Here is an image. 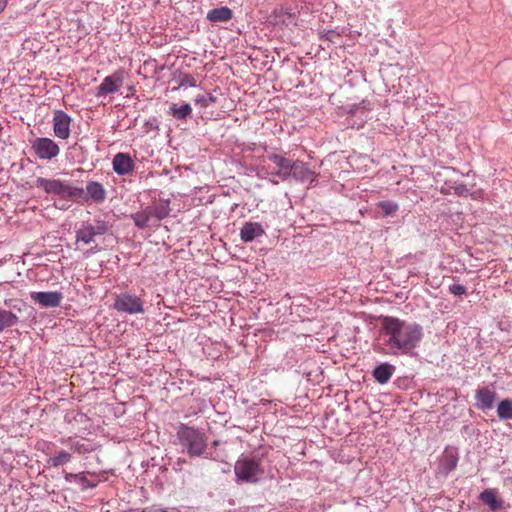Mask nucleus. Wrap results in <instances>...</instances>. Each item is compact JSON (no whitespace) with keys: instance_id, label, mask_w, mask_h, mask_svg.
<instances>
[{"instance_id":"nucleus-1","label":"nucleus","mask_w":512,"mask_h":512,"mask_svg":"<svg viewBox=\"0 0 512 512\" xmlns=\"http://www.w3.org/2000/svg\"><path fill=\"white\" fill-rule=\"evenodd\" d=\"M378 335V351L385 355H411L423 338V328L392 316H382Z\"/></svg>"},{"instance_id":"nucleus-2","label":"nucleus","mask_w":512,"mask_h":512,"mask_svg":"<svg viewBox=\"0 0 512 512\" xmlns=\"http://www.w3.org/2000/svg\"><path fill=\"white\" fill-rule=\"evenodd\" d=\"M291 162L289 158L277 153H268L259 159L255 168L256 176L265 179L274 185L290 179Z\"/></svg>"},{"instance_id":"nucleus-3","label":"nucleus","mask_w":512,"mask_h":512,"mask_svg":"<svg viewBox=\"0 0 512 512\" xmlns=\"http://www.w3.org/2000/svg\"><path fill=\"white\" fill-rule=\"evenodd\" d=\"M182 452L190 457H202L212 459V453L208 452L206 433L187 424H180L176 433Z\"/></svg>"},{"instance_id":"nucleus-4","label":"nucleus","mask_w":512,"mask_h":512,"mask_svg":"<svg viewBox=\"0 0 512 512\" xmlns=\"http://www.w3.org/2000/svg\"><path fill=\"white\" fill-rule=\"evenodd\" d=\"M36 186L47 194L57 197L60 201H75L84 197V189L73 186L68 180L38 177Z\"/></svg>"},{"instance_id":"nucleus-5","label":"nucleus","mask_w":512,"mask_h":512,"mask_svg":"<svg viewBox=\"0 0 512 512\" xmlns=\"http://www.w3.org/2000/svg\"><path fill=\"white\" fill-rule=\"evenodd\" d=\"M170 200L159 199L153 205L147 206L141 211L131 215L135 226L140 229L158 227L159 222L170 214Z\"/></svg>"},{"instance_id":"nucleus-6","label":"nucleus","mask_w":512,"mask_h":512,"mask_svg":"<svg viewBox=\"0 0 512 512\" xmlns=\"http://www.w3.org/2000/svg\"><path fill=\"white\" fill-rule=\"evenodd\" d=\"M234 473L238 483H256L264 474L261 459L257 457H241L234 465Z\"/></svg>"},{"instance_id":"nucleus-7","label":"nucleus","mask_w":512,"mask_h":512,"mask_svg":"<svg viewBox=\"0 0 512 512\" xmlns=\"http://www.w3.org/2000/svg\"><path fill=\"white\" fill-rule=\"evenodd\" d=\"M109 230V223L101 218H94L93 221L82 222L81 227L75 231L76 244L89 245L94 242L96 236H101Z\"/></svg>"},{"instance_id":"nucleus-8","label":"nucleus","mask_w":512,"mask_h":512,"mask_svg":"<svg viewBox=\"0 0 512 512\" xmlns=\"http://www.w3.org/2000/svg\"><path fill=\"white\" fill-rule=\"evenodd\" d=\"M113 307L118 312L131 315L145 312L141 298L127 292L116 295Z\"/></svg>"},{"instance_id":"nucleus-9","label":"nucleus","mask_w":512,"mask_h":512,"mask_svg":"<svg viewBox=\"0 0 512 512\" xmlns=\"http://www.w3.org/2000/svg\"><path fill=\"white\" fill-rule=\"evenodd\" d=\"M31 149L40 160L50 161L60 153L59 145L48 137H37L31 142Z\"/></svg>"},{"instance_id":"nucleus-10","label":"nucleus","mask_w":512,"mask_h":512,"mask_svg":"<svg viewBox=\"0 0 512 512\" xmlns=\"http://www.w3.org/2000/svg\"><path fill=\"white\" fill-rule=\"evenodd\" d=\"M125 71L118 69L111 75L106 76L102 83L96 88L95 96L100 98L119 91L124 82Z\"/></svg>"},{"instance_id":"nucleus-11","label":"nucleus","mask_w":512,"mask_h":512,"mask_svg":"<svg viewBox=\"0 0 512 512\" xmlns=\"http://www.w3.org/2000/svg\"><path fill=\"white\" fill-rule=\"evenodd\" d=\"M97 478V474L91 471H82L79 473L65 472L64 479L67 483H75L80 487L81 491L96 488L100 480Z\"/></svg>"},{"instance_id":"nucleus-12","label":"nucleus","mask_w":512,"mask_h":512,"mask_svg":"<svg viewBox=\"0 0 512 512\" xmlns=\"http://www.w3.org/2000/svg\"><path fill=\"white\" fill-rule=\"evenodd\" d=\"M71 117L62 110H56L53 114V132L54 135L62 140H66L70 137V125Z\"/></svg>"},{"instance_id":"nucleus-13","label":"nucleus","mask_w":512,"mask_h":512,"mask_svg":"<svg viewBox=\"0 0 512 512\" xmlns=\"http://www.w3.org/2000/svg\"><path fill=\"white\" fill-rule=\"evenodd\" d=\"M290 167V178H293L299 182H309L311 184L317 181L318 175L312 171L304 162L300 160L292 161Z\"/></svg>"},{"instance_id":"nucleus-14","label":"nucleus","mask_w":512,"mask_h":512,"mask_svg":"<svg viewBox=\"0 0 512 512\" xmlns=\"http://www.w3.org/2000/svg\"><path fill=\"white\" fill-rule=\"evenodd\" d=\"M30 298L41 307H58L63 299V294L58 291L32 292Z\"/></svg>"},{"instance_id":"nucleus-15","label":"nucleus","mask_w":512,"mask_h":512,"mask_svg":"<svg viewBox=\"0 0 512 512\" xmlns=\"http://www.w3.org/2000/svg\"><path fill=\"white\" fill-rule=\"evenodd\" d=\"M114 172L119 176L130 175L135 170V162L128 153L119 152L112 160Z\"/></svg>"},{"instance_id":"nucleus-16","label":"nucleus","mask_w":512,"mask_h":512,"mask_svg":"<svg viewBox=\"0 0 512 512\" xmlns=\"http://www.w3.org/2000/svg\"><path fill=\"white\" fill-rule=\"evenodd\" d=\"M107 192L104 186L98 181H88L84 189V197L82 200L88 202L92 201L96 204H101L106 199Z\"/></svg>"},{"instance_id":"nucleus-17","label":"nucleus","mask_w":512,"mask_h":512,"mask_svg":"<svg viewBox=\"0 0 512 512\" xmlns=\"http://www.w3.org/2000/svg\"><path fill=\"white\" fill-rule=\"evenodd\" d=\"M478 499L493 512L504 509V500L498 497V491L494 488H487L483 490Z\"/></svg>"},{"instance_id":"nucleus-18","label":"nucleus","mask_w":512,"mask_h":512,"mask_svg":"<svg viewBox=\"0 0 512 512\" xmlns=\"http://www.w3.org/2000/svg\"><path fill=\"white\" fill-rule=\"evenodd\" d=\"M265 234V230L261 223L258 222H245L240 229V239L244 243H249L257 238L262 237Z\"/></svg>"},{"instance_id":"nucleus-19","label":"nucleus","mask_w":512,"mask_h":512,"mask_svg":"<svg viewBox=\"0 0 512 512\" xmlns=\"http://www.w3.org/2000/svg\"><path fill=\"white\" fill-rule=\"evenodd\" d=\"M496 395V392L488 387L479 388L475 394L476 407L481 411L490 410L494 405Z\"/></svg>"},{"instance_id":"nucleus-20","label":"nucleus","mask_w":512,"mask_h":512,"mask_svg":"<svg viewBox=\"0 0 512 512\" xmlns=\"http://www.w3.org/2000/svg\"><path fill=\"white\" fill-rule=\"evenodd\" d=\"M395 366L387 362L376 366L372 372L373 377L379 384H386L392 377Z\"/></svg>"},{"instance_id":"nucleus-21","label":"nucleus","mask_w":512,"mask_h":512,"mask_svg":"<svg viewBox=\"0 0 512 512\" xmlns=\"http://www.w3.org/2000/svg\"><path fill=\"white\" fill-rule=\"evenodd\" d=\"M233 12L230 8L223 6L208 11L206 19L212 23L228 22L232 19Z\"/></svg>"},{"instance_id":"nucleus-22","label":"nucleus","mask_w":512,"mask_h":512,"mask_svg":"<svg viewBox=\"0 0 512 512\" xmlns=\"http://www.w3.org/2000/svg\"><path fill=\"white\" fill-rule=\"evenodd\" d=\"M169 115H171L176 120L186 121L188 117H190L192 113V107L189 103H182L181 105L173 103L169 107L168 111Z\"/></svg>"},{"instance_id":"nucleus-23","label":"nucleus","mask_w":512,"mask_h":512,"mask_svg":"<svg viewBox=\"0 0 512 512\" xmlns=\"http://www.w3.org/2000/svg\"><path fill=\"white\" fill-rule=\"evenodd\" d=\"M457 463V455L452 451H445L443 457L440 460V468L445 474H448L456 468Z\"/></svg>"},{"instance_id":"nucleus-24","label":"nucleus","mask_w":512,"mask_h":512,"mask_svg":"<svg viewBox=\"0 0 512 512\" xmlns=\"http://www.w3.org/2000/svg\"><path fill=\"white\" fill-rule=\"evenodd\" d=\"M18 317L9 310L0 309V333L18 323Z\"/></svg>"},{"instance_id":"nucleus-25","label":"nucleus","mask_w":512,"mask_h":512,"mask_svg":"<svg viewBox=\"0 0 512 512\" xmlns=\"http://www.w3.org/2000/svg\"><path fill=\"white\" fill-rule=\"evenodd\" d=\"M72 459V454L65 450H59L54 456L48 459V464L52 467H60L69 463Z\"/></svg>"},{"instance_id":"nucleus-26","label":"nucleus","mask_w":512,"mask_h":512,"mask_svg":"<svg viewBox=\"0 0 512 512\" xmlns=\"http://www.w3.org/2000/svg\"><path fill=\"white\" fill-rule=\"evenodd\" d=\"M497 416L500 420H512V400L503 399L498 403Z\"/></svg>"},{"instance_id":"nucleus-27","label":"nucleus","mask_w":512,"mask_h":512,"mask_svg":"<svg viewBox=\"0 0 512 512\" xmlns=\"http://www.w3.org/2000/svg\"><path fill=\"white\" fill-rule=\"evenodd\" d=\"M377 207L385 216H391L399 210V205L391 200H384L377 203Z\"/></svg>"},{"instance_id":"nucleus-28","label":"nucleus","mask_w":512,"mask_h":512,"mask_svg":"<svg viewBox=\"0 0 512 512\" xmlns=\"http://www.w3.org/2000/svg\"><path fill=\"white\" fill-rule=\"evenodd\" d=\"M62 443L69 444L70 450L73 453L77 454H86L91 451V448H89L86 444L80 442V441H70V438L67 440H62Z\"/></svg>"},{"instance_id":"nucleus-29","label":"nucleus","mask_w":512,"mask_h":512,"mask_svg":"<svg viewBox=\"0 0 512 512\" xmlns=\"http://www.w3.org/2000/svg\"><path fill=\"white\" fill-rule=\"evenodd\" d=\"M194 102L202 108H207L216 102V97L211 93L199 94L195 97Z\"/></svg>"},{"instance_id":"nucleus-30","label":"nucleus","mask_w":512,"mask_h":512,"mask_svg":"<svg viewBox=\"0 0 512 512\" xmlns=\"http://www.w3.org/2000/svg\"><path fill=\"white\" fill-rule=\"evenodd\" d=\"M186 86H189V87L197 86L196 79L190 74H185L180 80L179 87L181 88V87H186Z\"/></svg>"},{"instance_id":"nucleus-31","label":"nucleus","mask_w":512,"mask_h":512,"mask_svg":"<svg viewBox=\"0 0 512 512\" xmlns=\"http://www.w3.org/2000/svg\"><path fill=\"white\" fill-rule=\"evenodd\" d=\"M449 291L455 296H461L466 293V287L459 283H454L449 286Z\"/></svg>"},{"instance_id":"nucleus-32","label":"nucleus","mask_w":512,"mask_h":512,"mask_svg":"<svg viewBox=\"0 0 512 512\" xmlns=\"http://www.w3.org/2000/svg\"><path fill=\"white\" fill-rule=\"evenodd\" d=\"M454 190L458 196L467 197L470 194V189L465 184H457Z\"/></svg>"},{"instance_id":"nucleus-33","label":"nucleus","mask_w":512,"mask_h":512,"mask_svg":"<svg viewBox=\"0 0 512 512\" xmlns=\"http://www.w3.org/2000/svg\"><path fill=\"white\" fill-rule=\"evenodd\" d=\"M149 512H180L176 508H161L157 506H153L149 508Z\"/></svg>"},{"instance_id":"nucleus-34","label":"nucleus","mask_w":512,"mask_h":512,"mask_svg":"<svg viewBox=\"0 0 512 512\" xmlns=\"http://www.w3.org/2000/svg\"><path fill=\"white\" fill-rule=\"evenodd\" d=\"M99 251H100V247L96 244L95 246H93L90 249H88L85 254H86V256H90V255H93V254H95V253H97Z\"/></svg>"},{"instance_id":"nucleus-35","label":"nucleus","mask_w":512,"mask_h":512,"mask_svg":"<svg viewBox=\"0 0 512 512\" xmlns=\"http://www.w3.org/2000/svg\"><path fill=\"white\" fill-rule=\"evenodd\" d=\"M54 206L60 210H66L69 208V205L64 203L63 201L55 202Z\"/></svg>"},{"instance_id":"nucleus-36","label":"nucleus","mask_w":512,"mask_h":512,"mask_svg":"<svg viewBox=\"0 0 512 512\" xmlns=\"http://www.w3.org/2000/svg\"><path fill=\"white\" fill-rule=\"evenodd\" d=\"M7 0H0V13L5 9Z\"/></svg>"},{"instance_id":"nucleus-37","label":"nucleus","mask_w":512,"mask_h":512,"mask_svg":"<svg viewBox=\"0 0 512 512\" xmlns=\"http://www.w3.org/2000/svg\"><path fill=\"white\" fill-rule=\"evenodd\" d=\"M212 444H213V446H215V447H216V446H218V445H219V441H218V440H214Z\"/></svg>"}]
</instances>
